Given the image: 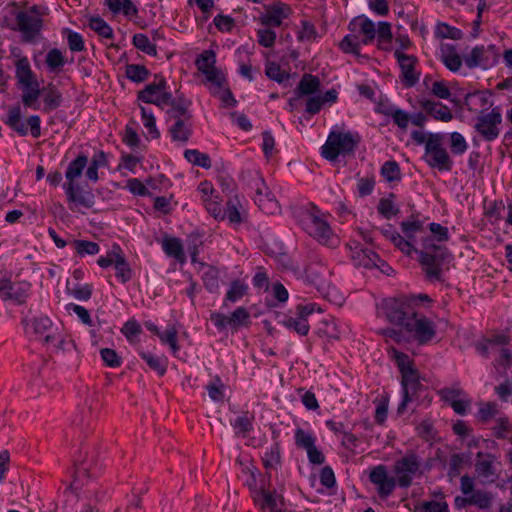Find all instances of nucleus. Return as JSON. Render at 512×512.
I'll list each match as a JSON object with an SVG mask.
<instances>
[{"label":"nucleus","instance_id":"22","mask_svg":"<svg viewBox=\"0 0 512 512\" xmlns=\"http://www.w3.org/2000/svg\"><path fill=\"white\" fill-rule=\"evenodd\" d=\"M254 501L261 509H269L270 512H282L281 507H278V501L282 504V497L277 496L275 492L260 489L256 491Z\"/></svg>","mask_w":512,"mask_h":512},{"label":"nucleus","instance_id":"47","mask_svg":"<svg viewBox=\"0 0 512 512\" xmlns=\"http://www.w3.org/2000/svg\"><path fill=\"white\" fill-rule=\"evenodd\" d=\"M140 356L143 360L146 361L148 366L155 370L160 376H163L166 373L167 365L165 359L156 357L146 352H140Z\"/></svg>","mask_w":512,"mask_h":512},{"label":"nucleus","instance_id":"51","mask_svg":"<svg viewBox=\"0 0 512 512\" xmlns=\"http://www.w3.org/2000/svg\"><path fill=\"white\" fill-rule=\"evenodd\" d=\"M141 115L144 127L148 130L152 139H158L160 132L156 127V120L152 112H148L146 108L141 107Z\"/></svg>","mask_w":512,"mask_h":512},{"label":"nucleus","instance_id":"14","mask_svg":"<svg viewBox=\"0 0 512 512\" xmlns=\"http://www.w3.org/2000/svg\"><path fill=\"white\" fill-rule=\"evenodd\" d=\"M264 7L266 12L259 16V21L264 26L279 27L283 19L288 18L292 13L290 6L279 0Z\"/></svg>","mask_w":512,"mask_h":512},{"label":"nucleus","instance_id":"7","mask_svg":"<svg viewBox=\"0 0 512 512\" xmlns=\"http://www.w3.org/2000/svg\"><path fill=\"white\" fill-rule=\"evenodd\" d=\"M502 122V115L499 107L493 108L490 112L486 113L481 111L476 119L474 129L486 141L495 140L500 133L499 125Z\"/></svg>","mask_w":512,"mask_h":512},{"label":"nucleus","instance_id":"44","mask_svg":"<svg viewBox=\"0 0 512 512\" xmlns=\"http://www.w3.org/2000/svg\"><path fill=\"white\" fill-rule=\"evenodd\" d=\"M89 27L103 38L111 39L113 37L112 28L100 17H91Z\"/></svg>","mask_w":512,"mask_h":512},{"label":"nucleus","instance_id":"26","mask_svg":"<svg viewBox=\"0 0 512 512\" xmlns=\"http://www.w3.org/2000/svg\"><path fill=\"white\" fill-rule=\"evenodd\" d=\"M320 88V80L317 76L312 74H304L296 88L298 97L303 95H311L317 92Z\"/></svg>","mask_w":512,"mask_h":512},{"label":"nucleus","instance_id":"63","mask_svg":"<svg viewBox=\"0 0 512 512\" xmlns=\"http://www.w3.org/2000/svg\"><path fill=\"white\" fill-rule=\"evenodd\" d=\"M384 115L391 116L399 128L405 130L408 127L410 117L405 111L395 108L393 112H384Z\"/></svg>","mask_w":512,"mask_h":512},{"label":"nucleus","instance_id":"23","mask_svg":"<svg viewBox=\"0 0 512 512\" xmlns=\"http://www.w3.org/2000/svg\"><path fill=\"white\" fill-rule=\"evenodd\" d=\"M16 78L21 87H28L38 82L34 77V73L26 57H22L16 61Z\"/></svg>","mask_w":512,"mask_h":512},{"label":"nucleus","instance_id":"40","mask_svg":"<svg viewBox=\"0 0 512 512\" xmlns=\"http://www.w3.org/2000/svg\"><path fill=\"white\" fill-rule=\"evenodd\" d=\"M150 72L144 65L128 64L126 65V77L136 83L143 82L147 79Z\"/></svg>","mask_w":512,"mask_h":512},{"label":"nucleus","instance_id":"10","mask_svg":"<svg viewBox=\"0 0 512 512\" xmlns=\"http://www.w3.org/2000/svg\"><path fill=\"white\" fill-rule=\"evenodd\" d=\"M31 285L26 281L12 282L9 279H0V297L4 301H14L23 304L29 295Z\"/></svg>","mask_w":512,"mask_h":512},{"label":"nucleus","instance_id":"56","mask_svg":"<svg viewBox=\"0 0 512 512\" xmlns=\"http://www.w3.org/2000/svg\"><path fill=\"white\" fill-rule=\"evenodd\" d=\"M295 444L299 448L308 450L315 445V438L310 433H306L303 429L298 428L295 431Z\"/></svg>","mask_w":512,"mask_h":512},{"label":"nucleus","instance_id":"64","mask_svg":"<svg viewBox=\"0 0 512 512\" xmlns=\"http://www.w3.org/2000/svg\"><path fill=\"white\" fill-rule=\"evenodd\" d=\"M205 207L207 211L217 220L225 219L220 202L213 198H204Z\"/></svg>","mask_w":512,"mask_h":512},{"label":"nucleus","instance_id":"42","mask_svg":"<svg viewBox=\"0 0 512 512\" xmlns=\"http://www.w3.org/2000/svg\"><path fill=\"white\" fill-rule=\"evenodd\" d=\"M381 175L388 181L394 182L401 180L400 166L396 161H386L381 167Z\"/></svg>","mask_w":512,"mask_h":512},{"label":"nucleus","instance_id":"34","mask_svg":"<svg viewBox=\"0 0 512 512\" xmlns=\"http://www.w3.org/2000/svg\"><path fill=\"white\" fill-rule=\"evenodd\" d=\"M340 49L346 54H353L356 57H360V37L352 32L344 36L339 43Z\"/></svg>","mask_w":512,"mask_h":512},{"label":"nucleus","instance_id":"28","mask_svg":"<svg viewBox=\"0 0 512 512\" xmlns=\"http://www.w3.org/2000/svg\"><path fill=\"white\" fill-rule=\"evenodd\" d=\"M358 23H359V32L362 35H366V36H368V38L376 37V27H375L374 22L365 16H359V17L352 19L348 25V29L351 32L355 33Z\"/></svg>","mask_w":512,"mask_h":512},{"label":"nucleus","instance_id":"43","mask_svg":"<svg viewBox=\"0 0 512 512\" xmlns=\"http://www.w3.org/2000/svg\"><path fill=\"white\" fill-rule=\"evenodd\" d=\"M435 35L441 39L459 40L462 38L463 33L460 29L452 27L446 23H438L435 30Z\"/></svg>","mask_w":512,"mask_h":512},{"label":"nucleus","instance_id":"20","mask_svg":"<svg viewBox=\"0 0 512 512\" xmlns=\"http://www.w3.org/2000/svg\"><path fill=\"white\" fill-rule=\"evenodd\" d=\"M168 131L171 139L175 142L187 143L193 133L192 119H176L172 120Z\"/></svg>","mask_w":512,"mask_h":512},{"label":"nucleus","instance_id":"39","mask_svg":"<svg viewBox=\"0 0 512 512\" xmlns=\"http://www.w3.org/2000/svg\"><path fill=\"white\" fill-rule=\"evenodd\" d=\"M185 159L193 165L208 169L211 167V159L208 154L201 153L196 149H187L184 152Z\"/></svg>","mask_w":512,"mask_h":512},{"label":"nucleus","instance_id":"41","mask_svg":"<svg viewBox=\"0 0 512 512\" xmlns=\"http://www.w3.org/2000/svg\"><path fill=\"white\" fill-rule=\"evenodd\" d=\"M471 505L477 506L479 509H489L492 506L493 495L491 492L476 490L471 495Z\"/></svg>","mask_w":512,"mask_h":512},{"label":"nucleus","instance_id":"45","mask_svg":"<svg viewBox=\"0 0 512 512\" xmlns=\"http://www.w3.org/2000/svg\"><path fill=\"white\" fill-rule=\"evenodd\" d=\"M133 45L148 55L156 56L157 54L156 46L150 42L149 38L145 34H135L133 36Z\"/></svg>","mask_w":512,"mask_h":512},{"label":"nucleus","instance_id":"12","mask_svg":"<svg viewBox=\"0 0 512 512\" xmlns=\"http://www.w3.org/2000/svg\"><path fill=\"white\" fill-rule=\"evenodd\" d=\"M369 480L377 486L380 498H387L395 490L397 483L395 477L389 476L387 467L383 464L373 467L369 474Z\"/></svg>","mask_w":512,"mask_h":512},{"label":"nucleus","instance_id":"58","mask_svg":"<svg viewBox=\"0 0 512 512\" xmlns=\"http://www.w3.org/2000/svg\"><path fill=\"white\" fill-rule=\"evenodd\" d=\"M401 228L406 238L414 241L415 234L418 232H422L423 223L420 220L413 221H403L401 223Z\"/></svg>","mask_w":512,"mask_h":512},{"label":"nucleus","instance_id":"25","mask_svg":"<svg viewBox=\"0 0 512 512\" xmlns=\"http://www.w3.org/2000/svg\"><path fill=\"white\" fill-rule=\"evenodd\" d=\"M166 89V80L161 75H155V81L146 85L145 88L138 92V100L148 103L154 97L159 95Z\"/></svg>","mask_w":512,"mask_h":512},{"label":"nucleus","instance_id":"54","mask_svg":"<svg viewBox=\"0 0 512 512\" xmlns=\"http://www.w3.org/2000/svg\"><path fill=\"white\" fill-rule=\"evenodd\" d=\"M468 144L459 132H452L450 134V149L453 154L461 155L466 152Z\"/></svg>","mask_w":512,"mask_h":512},{"label":"nucleus","instance_id":"8","mask_svg":"<svg viewBox=\"0 0 512 512\" xmlns=\"http://www.w3.org/2000/svg\"><path fill=\"white\" fill-rule=\"evenodd\" d=\"M401 386L403 398L397 408V414L402 415L407 405L418 399V393L424 389V386L420 383L419 373L414 368L406 372L401 373Z\"/></svg>","mask_w":512,"mask_h":512},{"label":"nucleus","instance_id":"60","mask_svg":"<svg viewBox=\"0 0 512 512\" xmlns=\"http://www.w3.org/2000/svg\"><path fill=\"white\" fill-rule=\"evenodd\" d=\"M419 512H449L446 502L427 501L416 507Z\"/></svg>","mask_w":512,"mask_h":512},{"label":"nucleus","instance_id":"16","mask_svg":"<svg viewBox=\"0 0 512 512\" xmlns=\"http://www.w3.org/2000/svg\"><path fill=\"white\" fill-rule=\"evenodd\" d=\"M306 279L318 290H324L330 283V271L322 261H311L305 269Z\"/></svg>","mask_w":512,"mask_h":512},{"label":"nucleus","instance_id":"55","mask_svg":"<svg viewBox=\"0 0 512 512\" xmlns=\"http://www.w3.org/2000/svg\"><path fill=\"white\" fill-rule=\"evenodd\" d=\"M68 292L77 300L88 301L92 296L93 286L91 284H76L72 288H68Z\"/></svg>","mask_w":512,"mask_h":512},{"label":"nucleus","instance_id":"2","mask_svg":"<svg viewBox=\"0 0 512 512\" xmlns=\"http://www.w3.org/2000/svg\"><path fill=\"white\" fill-rule=\"evenodd\" d=\"M298 222L302 229L320 244L334 247L338 240L333 234L329 223L324 219L320 210L312 203L298 213Z\"/></svg>","mask_w":512,"mask_h":512},{"label":"nucleus","instance_id":"30","mask_svg":"<svg viewBox=\"0 0 512 512\" xmlns=\"http://www.w3.org/2000/svg\"><path fill=\"white\" fill-rule=\"evenodd\" d=\"M442 51V62L452 72H457L462 65L461 57L455 52L453 45H444Z\"/></svg>","mask_w":512,"mask_h":512},{"label":"nucleus","instance_id":"24","mask_svg":"<svg viewBox=\"0 0 512 512\" xmlns=\"http://www.w3.org/2000/svg\"><path fill=\"white\" fill-rule=\"evenodd\" d=\"M44 111L50 112L61 106L63 102L62 94L52 83L42 88Z\"/></svg>","mask_w":512,"mask_h":512},{"label":"nucleus","instance_id":"57","mask_svg":"<svg viewBox=\"0 0 512 512\" xmlns=\"http://www.w3.org/2000/svg\"><path fill=\"white\" fill-rule=\"evenodd\" d=\"M46 64L51 71H54L65 64L64 57L59 49H51L46 55Z\"/></svg>","mask_w":512,"mask_h":512},{"label":"nucleus","instance_id":"11","mask_svg":"<svg viewBox=\"0 0 512 512\" xmlns=\"http://www.w3.org/2000/svg\"><path fill=\"white\" fill-rule=\"evenodd\" d=\"M384 307L388 320L404 328H406V323L416 313L408 303L396 299L386 300Z\"/></svg>","mask_w":512,"mask_h":512},{"label":"nucleus","instance_id":"38","mask_svg":"<svg viewBox=\"0 0 512 512\" xmlns=\"http://www.w3.org/2000/svg\"><path fill=\"white\" fill-rule=\"evenodd\" d=\"M283 325L300 336H306L310 330L308 320L303 317H287L283 320Z\"/></svg>","mask_w":512,"mask_h":512},{"label":"nucleus","instance_id":"1","mask_svg":"<svg viewBox=\"0 0 512 512\" xmlns=\"http://www.w3.org/2000/svg\"><path fill=\"white\" fill-rule=\"evenodd\" d=\"M431 236L422 238L421 249L416 251L425 277L430 282H442L444 265L453 259L451 252L442 245L450 238L448 228L432 222L429 224Z\"/></svg>","mask_w":512,"mask_h":512},{"label":"nucleus","instance_id":"52","mask_svg":"<svg viewBox=\"0 0 512 512\" xmlns=\"http://www.w3.org/2000/svg\"><path fill=\"white\" fill-rule=\"evenodd\" d=\"M484 46H476L472 49L471 53L464 57L465 64L468 68H475L484 63Z\"/></svg>","mask_w":512,"mask_h":512},{"label":"nucleus","instance_id":"31","mask_svg":"<svg viewBox=\"0 0 512 512\" xmlns=\"http://www.w3.org/2000/svg\"><path fill=\"white\" fill-rule=\"evenodd\" d=\"M162 247L164 252L168 256L174 257L180 262L184 261V251L180 239L175 237H165L163 240Z\"/></svg>","mask_w":512,"mask_h":512},{"label":"nucleus","instance_id":"15","mask_svg":"<svg viewBox=\"0 0 512 512\" xmlns=\"http://www.w3.org/2000/svg\"><path fill=\"white\" fill-rule=\"evenodd\" d=\"M256 196L254 198L258 207L266 214H275L280 210L277 200L273 197L264 180L257 175Z\"/></svg>","mask_w":512,"mask_h":512},{"label":"nucleus","instance_id":"48","mask_svg":"<svg viewBox=\"0 0 512 512\" xmlns=\"http://www.w3.org/2000/svg\"><path fill=\"white\" fill-rule=\"evenodd\" d=\"M265 73L268 78L278 83H283L285 80H288L290 78L289 73L282 70L280 65L275 62L267 63Z\"/></svg>","mask_w":512,"mask_h":512},{"label":"nucleus","instance_id":"21","mask_svg":"<svg viewBox=\"0 0 512 512\" xmlns=\"http://www.w3.org/2000/svg\"><path fill=\"white\" fill-rule=\"evenodd\" d=\"M191 101L183 97L173 98L170 108L167 110V120L176 119H193L192 113L189 110Z\"/></svg>","mask_w":512,"mask_h":512},{"label":"nucleus","instance_id":"50","mask_svg":"<svg viewBox=\"0 0 512 512\" xmlns=\"http://www.w3.org/2000/svg\"><path fill=\"white\" fill-rule=\"evenodd\" d=\"M115 270H116V276L121 279L123 283L130 280L132 276L131 269L126 262L124 256L121 254H116L115 258Z\"/></svg>","mask_w":512,"mask_h":512},{"label":"nucleus","instance_id":"61","mask_svg":"<svg viewBox=\"0 0 512 512\" xmlns=\"http://www.w3.org/2000/svg\"><path fill=\"white\" fill-rule=\"evenodd\" d=\"M392 243L406 255H411L412 252L416 253V251L420 250L414 247L413 241L408 238H404L399 233L394 236Z\"/></svg>","mask_w":512,"mask_h":512},{"label":"nucleus","instance_id":"33","mask_svg":"<svg viewBox=\"0 0 512 512\" xmlns=\"http://www.w3.org/2000/svg\"><path fill=\"white\" fill-rule=\"evenodd\" d=\"M216 54L213 50H205L195 60L197 69L203 74L216 69Z\"/></svg>","mask_w":512,"mask_h":512},{"label":"nucleus","instance_id":"46","mask_svg":"<svg viewBox=\"0 0 512 512\" xmlns=\"http://www.w3.org/2000/svg\"><path fill=\"white\" fill-rule=\"evenodd\" d=\"M72 245L80 256L95 255L100 251V247L96 242L88 240H73Z\"/></svg>","mask_w":512,"mask_h":512},{"label":"nucleus","instance_id":"19","mask_svg":"<svg viewBox=\"0 0 512 512\" xmlns=\"http://www.w3.org/2000/svg\"><path fill=\"white\" fill-rule=\"evenodd\" d=\"M351 259L356 266L364 268H374V266H379L378 261H380V257L377 253L368 248L362 247L360 243H355V251L351 254Z\"/></svg>","mask_w":512,"mask_h":512},{"label":"nucleus","instance_id":"37","mask_svg":"<svg viewBox=\"0 0 512 512\" xmlns=\"http://www.w3.org/2000/svg\"><path fill=\"white\" fill-rule=\"evenodd\" d=\"M254 415L248 411L243 412L239 417L235 419L232 426L236 430V434H242L246 436L253 430Z\"/></svg>","mask_w":512,"mask_h":512},{"label":"nucleus","instance_id":"32","mask_svg":"<svg viewBox=\"0 0 512 512\" xmlns=\"http://www.w3.org/2000/svg\"><path fill=\"white\" fill-rule=\"evenodd\" d=\"M247 290L248 286L240 280L232 281L224 299V306H227L228 303H235L242 299L246 295Z\"/></svg>","mask_w":512,"mask_h":512},{"label":"nucleus","instance_id":"36","mask_svg":"<svg viewBox=\"0 0 512 512\" xmlns=\"http://www.w3.org/2000/svg\"><path fill=\"white\" fill-rule=\"evenodd\" d=\"M207 82L211 83V94L212 95H218L220 93V90L224 88L225 85H227L226 77L219 69H214L211 71H208L204 73Z\"/></svg>","mask_w":512,"mask_h":512},{"label":"nucleus","instance_id":"6","mask_svg":"<svg viewBox=\"0 0 512 512\" xmlns=\"http://www.w3.org/2000/svg\"><path fill=\"white\" fill-rule=\"evenodd\" d=\"M421 462L414 453H408L395 461L392 472L395 474L396 483L400 488H408L412 485L413 478L419 473Z\"/></svg>","mask_w":512,"mask_h":512},{"label":"nucleus","instance_id":"35","mask_svg":"<svg viewBox=\"0 0 512 512\" xmlns=\"http://www.w3.org/2000/svg\"><path fill=\"white\" fill-rule=\"evenodd\" d=\"M23 94H22V102L24 106L31 107L34 109L38 108L37 100L42 94V89H40L39 83H33L31 86L28 87H22Z\"/></svg>","mask_w":512,"mask_h":512},{"label":"nucleus","instance_id":"13","mask_svg":"<svg viewBox=\"0 0 512 512\" xmlns=\"http://www.w3.org/2000/svg\"><path fill=\"white\" fill-rule=\"evenodd\" d=\"M18 30L22 33V40L33 42L40 34L43 21L40 17L32 16L28 12L20 11L16 14Z\"/></svg>","mask_w":512,"mask_h":512},{"label":"nucleus","instance_id":"18","mask_svg":"<svg viewBox=\"0 0 512 512\" xmlns=\"http://www.w3.org/2000/svg\"><path fill=\"white\" fill-rule=\"evenodd\" d=\"M421 108L435 120L449 122L453 119L451 110L441 102L430 99H422L419 101Z\"/></svg>","mask_w":512,"mask_h":512},{"label":"nucleus","instance_id":"5","mask_svg":"<svg viewBox=\"0 0 512 512\" xmlns=\"http://www.w3.org/2000/svg\"><path fill=\"white\" fill-rule=\"evenodd\" d=\"M443 139L442 133L428 134L425 145L426 162L431 168H437L439 171H451L453 161L442 146Z\"/></svg>","mask_w":512,"mask_h":512},{"label":"nucleus","instance_id":"49","mask_svg":"<svg viewBox=\"0 0 512 512\" xmlns=\"http://www.w3.org/2000/svg\"><path fill=\"white\" fill-rule=\"evenodd\" d=\"M240 202L237 197L230 198L226 203V209L223 212L230 223L238 224L242 221L238 207Z\"/></svg>","mask_w":512,"mask_h":512},{"label":"nucleus","instance_id":"29","mask_svg":"<svg viewBox=\"0 0 512 512\" xmlns=\"http://www.w3.org/2000/svg\"><path fill=\"white\" fill-rule=\"evenodd\" d=\"M105 5L113 14L123 13L125 16H132L138 13L131 0H105Z\"/></svg>","mask_w":512,"mask_h":512},{"label":"nucleus","instance_id":"17","mask_svg":"<svg viewBox=\"0 0 512 512\" xmlns=\"http://www.w3.org/2000/svg\"><path fill=\"white\" fill-rule=\"evenodd\" d=\"M394 56L401 68L403 83L406 87H413L419 80V74L415 72L417 58L413 55H407L400 50H395Z\"/></svg>","mask_w":512,"mask_h":512},{"label":"nucleus","instance_id":"59","mask_svg":"<svg viewBox=\"0 0 512 512\" xmlns=\"http://www.w3.org/2000/svg\"><path fill=\"white\" fill-rule=\"evenodd\" d=\"M65 32L68 33L67 40H68L69 49L71 51L81 52L85 49L83 37L79 33L73 32L69 29H65Z\"/></svg>","mask_w":512,"mask_h":512},{"label":"nucleus","instance_id":"9","mask_svg":"<svg viewBox=\"0 0 512 512\" xmlns=\"http://www.w3.org/2000/svg\"><path fill=\"white\" fill-rule=\"evenodd\" d=\"M405 330L412 334L419 344L430 342L436 335L435 324L425 316L417 313L406 323Z\"/></svg>","mask_w":512,"mask_h":512},{"label":"nucleus","instance_id":"53","mask_svg":"<svg viewBox=\"0 0 512 512\" xmlns=\"http://www.w3.org/2000/svg\"><path fill=\"white\" fill-rule=\"evenodd\" d=\"M249 318V312L244 307H238L229 316V326L238 328L239 326L246 325Z\"/></svg>","mask_w":512,"mask_h":512},{"label":"nucleus","instance_id":"62","mask_svg":"<svg viewBox=\"0 0 512 512\" xmlns=\"http://www.w3.org/2000/svg\"><path fill=\"white\" fill-rule=\"evenodd\" d=\"M203 283L206 289L210 292H216L219 288L218 272L210 268L203 275Z\"/></svg>","mask_w":512,"mask_h":512},{"label":"nucleus","instance_id":"27","mask_svg":"<svg viewBox=\"0 0 512 512\" xmlns=\"http://www.w3.org/2000/svg\"><path fill=\"white\" fill-rule=\"evenodd\" d=\"M21 117V108L19 105H15L9 109L5 123L19 135L25 136L28 133V129L25 123L21 120Z\"/></svg>","mask_w":512,"mask_h":512},{"label":"nucleus","instance_id":"3","mask_svg":"<svg viewBox=\"0 0 512 512\" xmlns=\"http://www.w3.org/2000/svg\"><path fill=\"white\" fill-rule=\"evenodd\" d=\"M87 163V156L82 154L71 161L65 173L67 182L63 187L69 202L78 203L85 208H92L95 203L94 195L90 191L80 192L79 185L75 183V180L82 175Z\"/></svg>","mask_w":512,"mask_h":512},{"label":"nucleus","instance_id":"4","mask_svg":"<svg viewBox=\"0 0 512 512\" xmlns=\"http://www.w3.org/2000/svg\"><path fill=\"white\" fill-rule=\"evenodd\" d=\"M359 142L360 137L358 135H353L350 132L342 133L332 131L326 143L322 146V156L329 161H334L341 154H352Z\"/></svg>","mask_w":512,"mask_h":512}]
</instances>
